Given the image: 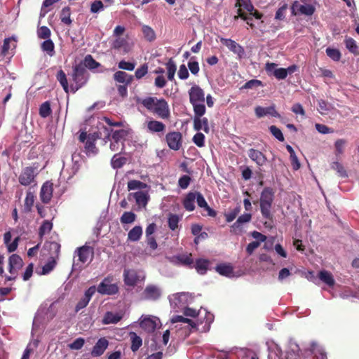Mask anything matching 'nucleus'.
Returning <instances> with one entry per match:
<instances>
[{
	"mask_svg": "<svg viewBox=\"0 0 359 359\" xmlns=\"http://www.w3.org/2000/svg\"><path fill=\"white\" fill-rule=\"evenodd\" d=\"M138 102L158 118L165 120L170 117L169 105L164 98L150 96L138 100Z\"/></svg>",
	"mask_w": 359,
	"mask_h": 359,
	"instance_id": "obj_1",
	"label": "nucleus"
},
{
	"mask_svg": "<svg viewBox=\"0 0 359 359\" xmlns=\"http://www.w3.org/2000/svg\"><path fill=\"white\" fill-rule=\"evenodd\" d=\"M275 191L271 187H265L260 194V211L264 219L273 222V215L271 212Z\"/></svg>",
	"mask_w": 359,
	"mask_h": 359,
	"instance_id": "obj_2",
	"label": "nucleus"
},
{
	"mask_svg": "<svg viewBox=\"0 0 359 359\" xmlns=\"http://www.w3.org/2000/svg\"><path fill=\"white\" fill-rule=\"evenodd\" d=\"M72 76V79L75 83V86H71V90L73 93H75L79 88L83 87L89 79V74L82 63H80L74 67Z\"/></svg>",
	"mask_w": 359,
	"mask_h": 359,
	"instance_id": "obj_3",
	"label": "nucleus"
},
{
	"mask_svg": "<svg viewBox=\"0 0 359 359\" xmlns=\"http://www.w3.org/2000/svg\"><path fill=\"white\" fill-rule=\"evenodd\" d=\"M205 111V107L196 106L195 107V111H194V129L196 131L203 130L205 133H208L210 131L208 119L206 117L202 118Z\"/></svg>",
	"mask_w": 359,
	"mask_h": 359,
	"instance_id": "obj_4",
	"label": "nucleus"
},
{
	"mask_svg": "<svg viewBox=\"0 0 359 359\" xmlns=\"http://www.w3.org/2000/svg\"><path fill=\"white\" fill-rule=\"evenodd\" d=\"M236 6L238 7L237 10L238 15H236L234 19L237 20L238 18H241L245 20L251 28H254L255 25L251 22L252 18L248 16L242 9L243 8L247 11H252L253 10V5L250 0H237Z\"/></svg>",
	"mask_w": 359,
	"mask_h": 359,
	"instance_id": "obj_5",
	"label": "nucleus"
},
{
	"mask_svg": "<svg viewBox=\"0 0 359 359\" xmlns=\"http://www.w3.org/2000/svg\"><path fill=\"white\" fill-rule=\"evenodd\" d=\"M189 101L193 106V109L195 111L196 106L205 107L204 104L205 102V93L203 90L197 85L192 86L189 90Z\"/></svg>",
	"mask_w": 359,
	"mask_h": 359,
	"instance_id": "obj_6",
	"label": "nucleus"
},
{
	"mask_svg": "<svg viewBox=\"0 0 359 359\" xmlns=\"http://www.w3.org/2000/svg\"><path fill=\"white\" fill-rule=\"evenodd\" d=\"M161 289L156 285L149 284L142 292V299L149 301H156L161 297Z\"/></svg>",
	"mask_w": 359,
	"mask_h": 359,
	"instance_id": "obj_7",
	"label": "nucleus"
},
{
	"mask_svg": "<svg viewBox=\"0 0 359 359\" xmlns=\"http://www.w3.org/2000/svg\"><path fill=\"white\" fill-rule=\"evenodd\" d=\"M110 277L105 278L97 286V291L101 294L112 295L118 292V287L116 284H112Z\"/></svg>",
	"mask_w": 359,
	"mask_h": 359,
	"instance_id": "obj_8",
	"label": "nucleus"
},
{
	"mask_svg": "<svg viewBox=\"0 0 359 359\" xmlns=\"http://www.w3.org/2000/svg\"><path fill=\"white\" fill-rule=\"evenodd\" d=\"M165 140L170 149L177 151L182 147V135L180 132L173 131L168 133L165 135Z\"/></svg>",
	"mask_w": 359,
	"mask_h": 359,
	"instance_id": "obj_9",
	"label": "nucleus"
},
{
	"mask_svg": "<svg viewBox=\"0 0 359 359\" xmlns=\"http://www.w3.org/2000/svg\"><path fill=\"white\" fill-rule=\"evenodd\" d=\"M77 255L79 257L78 261L82 264L87 262H91L94 257V250L92 247L88 245H83L76 249Z\"/></svg>",
	"mask_w": 359,
	"mask_h": 359,
	"instance_id": "obj_10",
	"label": "nucleus"
},
{
	"mask_svg": "<svg viewBox=\"0 0 359 359\" xmlns=\"http://www.w3.org/2000/svg\"><path fill=\"white\" fill-rule=\"evenodd\" d=\"M36 177L34 168L32 167L25 168L18 177L19 182L23 186L30 185Z\"/></svg>",
	"mask_w": 359,
	"mask_h": 359,
	"instance_id": "obj_11",
	"label": "nucleus"
},
{
	"mask_svg": "<svg viewBox=\"0 0 359 359\" xmlns=\"http://www.w3.org/2000/svg\"><path fill=\"white\" fill-rule=\"evenodd\" d=\"M220 41L231 51L236 54L240 58L242 57L245 54V50L243 47L241 46L239 43H236L235 41L231 39L221 38Z\"/></svg>",
	"mask_w": 359,
	"mask_h": 359,
	"instance_id": "obj_12",
	"label": "nucleus"
},
{
	"mask_svg": "<svg viewBox=\"0 0 359 359\" xmlns=\"http://www.w3.org/2000/svg\"><path fill=\"white\" fill-rule=\"evenodd\" d=\"M252 219L250 213H245L238 217L237 220L231 225V232L233 234H241L243 231L242 225L245 223L249 222Z\"/></svg>",
	"mask_w": 359,
	"mask_h": 359,
	"instance_id": "obj_13",
	"label": "nucleus"
},
{
	"mask_svg": "<svg viewBox=\"0 0 359 359\" xmlns=\"http://www.w3.org/2000/svg\"><path fill=\"white\" fill-rule=\"evenodd\" d=\"M22 259L17 254H13L9 257L8 271L11 274L18 273L23 266Z\"/></svg>",
	"mask_w": 359,
	"mask_h": 359,
	"instance_id": "obj_14",
	"label": "nucleus"
},
{
	"mask_svg": "<svg viewBox=\"0 0 359 359\" xmlns=\"http://www.w3.org/2000/svg\"><path fill=\"white\" fill-rule=\"evenodd\" d=\"M109 346V341L105 337L98 339L93 346L91 355L93 357H99L102 355Z\"/></svg>",
	"mask_w": 359,
	"mask_h": 359,
	"instance_id": "obj_15",
	"label": "nucleus"
},
{
	"mask_svg": "<svg viewBox=\"0 0 359 359\" xmlns=\"http://www.w3.org/2000/svg\"><path fill=\"white\" fill-rule=\"evenodd\" d=\"M255 115L257 118H262L266 115H270L273 117L280 118V115L276 111L274 106H270L268 107H262L257 106L255 109Z\"/></svg>",
	"mask_w": 359,
	"mask_h": 359,
	"instance_id": "obj_16",
	"label": "nucleus"
},
{
	"mask_svg": "<svg viewBox=\"0 0 359 359\" xmlns=\"http://www.w3.org/2000/svg\"><path fill=\"white\" fill-rule=\"evenodd\" d=\"M53 184L46 182L41 187L40 191V198L43 203H48L53 196Z\"/></svg>",
	"mask_w": 359,
	"mask_h": 359,
	"instance_id": "obj_17",
	"label": "nucleus"
},
{
	"mask_svg": "<svg viewBox=\"0 0 359 359\" xmlns=\"http://www.w3.org/2000/svg\"><path fill=\"white\" fill-rule=\"evenodd\" d=\"M248 154L249 158L259 166L264 165L267 161L266 156L262 151L255 149H250Z\"/></svg>",
	"mask_w": 359,
	"mask_h": 359,
	"instance_id": "obj_18",
	"label": "nucleus"
},
{
	"mask_svg": "<svg viewBox=\"0 0 359 359\" xmlns=\"http://www.w3.org/2000/svg\"><path fill=\"white\" fill-rule=\"evenodd\" d=\"M173 259L177 264H181L190 269L194 268V262L191 253L178 255L175 256Z\"/></svg>",
	"mask_w": 359,
	"mask_h": 359,
	"instance_id": "obj_19",
	"label": "nucleus"
},
{
	"mask_svg": "<svg viewBox=\"0 0 359 359\" xmlns=\"http://www.w3.org/2000/svg\"><path fill=\"white\" fill-rule=\"evenodd\" d=\"M113 79L117 83L130 85L133 81V76L123 71H117L113 75Z\"/></svg>",
	"mask_w": 359,
	"mask_h": 359,
	"instance_id": "obj_20",
	"label": "nucleus"
},
{
	"mask_svg": "<svg viewBox=\"0 0 359 359\" xmlns=\"http://www.w3.org/2000/svg\"><path fill=\"white\" fill-rule=\"evenodd\" d=\"M123 279L126 285L135 286L138 280L137 272L135 270L125 269Z\"/></svg>",
	"mask_w": 359,
	"mask_h": 359,
	"instance_id": "obj_21",
	"label": "nucleus"
},
{
	"mask_svg": "<svg viewBox=\"0 0 359 359\" xmlns=\"http://www.w3.org/2000/svg\"><path fill=\"white\" fill-rule=\"evenodd\" d=\"M132 196L135 198L136 203L138 205L146 206L149 201V195L147 192L142 191H138L134 193H130L128 198Z\"/></svg>",
	"mask_w": 359,
	"mask_h": 359,
	"instance_id": "obj_22",
	"label": "nucleus"
},
{
	"mask_svg": "<svg viewBox=\"0 0 359 359\" xmlns=\"http://www.w3.org/2000/svg\"><path fill=\"white\" fill-rule=\"evenodd\" d=\"M165 125L156 120H151L147 123V128L149 133H163L165 130Z\"/></svg>",
	"mask_w": 359,
	"mask_h": 359,
	"instance_id": "obj_23",
	"label": "nucleus"
},
{
	"mask_svg": "<svg viewBox=\"0 0 359 359\" xmlns=\"http://www.w3.org/2000/svg\"><path fill=\"white\" fill-rule=\"evenodd\" d=\"M122 318L123 316L119 313H114L113 312L107 311L105 313L102 322L104 325L116 324L119 322Z\"/></svg>",
	"mask_w": 359,
	"mask_h": 359,
	"instance_id": "obj_24",
	"label": "nucleus"
},
{
	"mask_svg": "<svg viewBox=\"0 0 359 359\" xmlns=\"http://www.w3.org/2000/svg\"><path fill=\"white\" fill-rule=\"evenodd\" d=\"M35 198L36 196L34 195V191H32L31 189H29L27 192L26 197L25 199L23 208L24 212L28 213L32 211V207L34 203Z\"/></svg>",
	"mask_w": 359,
	"mask_h": 359,
	"instance_id": "obj_25",
	"label": "nucleus"
},
{
	"mask_svg": "<svg viewBox=\"0 0 359 359\" xmlns=\"http://www.w3.org/2000/svg\"><path fill=\"white\" fill-rule=\"evenodd\" d=\"M216 271L222 276L231 277L233 276V269L229 264H220L216 266Z\"/></svg>",
	"mask_w": 359,
	"mask_h": 359,
	"instance_id": "obj_26",
	"label": "nucleus"
},
{
	"mask_svg": "<svg viewBox=\"0 0 359 359\" xmlns=\"http://www.w3.org/2000/svg\"><path fill=\"white\" fill-rule=\"evenodd\" d=\"M195 192H189L187 194L185 198L183 201L184 208L188 211H193L195 209L194 202L196 197Z\"/></svg>",
	"mask_w": 359,
	"mask_h": 359,
	"instance_id": "obj_27",
	"label": "nucleus"
},
{
	"mask_svg": "<svg viewBox=\"0 0 359 359\" xmlns=\"http://www.w3.org/2000/svg\"><path fill=\"white\" fill-rule=\"evenodd\" d=\"M344 43L348 51L355 55H359L358 46L356 41L351 37L345 36Z\"/></svg>",
	"mask_w": 359,
	"mask_h": 359,
	"instance_id": "obj_28",
	"label": "nucleus"
},
{
	"mask_svg": "<svg viewBox=\"0 0 359 359\" xmlns=\"http://www.w3.org/2000/svg\"><path fill=\"white\" fill-rule=\"evenodd\" d=\"M318 278L330 287L334 286L335 283L332 274L327 271H320L318 273Z\"/></svg>",
	"mask_w": 359,
	"mask_h": 359,
	"instance_id": "obj_29",
	"label": "nucleus"
},
{
	"mask_svg": "<svg viewBox=\"0 0 359 359\" xmlns=\"http://www.w3.org/2000/svg\"><path fill=\"white\" fill-rule=\"evenodd\" d=\"M142 235V228L140 226H135L130 229L128 233V240L136 242L138 241Z\"/></svg>",
	"mask_w": 359,
	"mask_h": 359,
	"instance_id": "obj_30",
	"label": "nucleus"
},
{
	"mask_svg": "<svg viewBox=\"0 0 359 359\" xmlns=\"http://www.w3.org/2000/svg\"><path fill=\"white\" fill-rule=\"evenodd\" d=\"M130 337L131 340V351L136 352L142 345V339L134 332H130Z\"/></svg>",
	"mask_w": 359,
	"mask_h": 359,
	"instance_id": "obj_31",
	"label": "nucleus"
},
{
	"mask_svg": "<svg viewBox=\"0 0 359 359\" xmlns=\"http://www.w3.org/2000/svg\"><path fill=\"white\" fill-rule=\"evenodd\" d=\"M140 327L148 332H152L156 330V321L150 318H145L140 322Z\"/></svg>",
	"mask_w": 359,
	"mask_h": 359,
	"instance_id": "obj_32",
	"label": "nucleus"
},
{
	"mask_svg": "<svg viewBox=\"0 0 359 359\" xmlns=\"http://www.w3.org/2000/svg\"><path fill=\"white\" fill-rule=\"evenodd\" d=\"M209 261L205 259H198L194 264V268L196 269L197 272L200 274H205L208 270Z\"/></svg>",
	"mask_w": 359,
	"mask_h": 359,
	"instance_id": "obj_33",
	"label": "nucleus"
},
{
	"mask_svg": "<svg viewBox=\"0 0 359 359\" xmlns=\"http://www.w3.org/2000/svg\"><path fill=\"white\" fill-rule=\"evenodd\" d=\"M128 135V132L124 129H120L115 130L111 135V139L113 141L121 142V150L123 148V141L125 140L126 137Z\"/></svg>",
	"mask_w": 359,
	"mask_h": 359,
	"instance_id": "obj_34",
	"label": "nucleus"
},
{
	"mask_svg": "<svg viewBox=\"0 0 359 359\" xmlns=\"http://www.w3.org/2000/svg\"><path fill=\"white\" fill-rule=\"evenodd\" d=\"M45 246L48 248L51 254V257L57 258L60 252L61 245L55 241L48 242L45 243Z\"/></svg>",
	"mask_w": 359,
	"mask_h": 359,
	"instance_id": "obj_35",
	"label": "nucleus"
},
{
	"mask_svg": "<svg viewBox=\"0 0 359 359\" xmlns=\"http://www.w3.org/2000/svg\"><path fill=\"white\" fill-rule=\"evenodd\" d=\"M180 217L173 213H169L168 215V226L172 231H175L178 228Z\"/></svg>",
	"mask_w": 359,
	"mask_h": 359,
	"instance_id": "obj_36",
	"label": "nucleus"
},
{
	"mask_svg": "<svg viewBox=\"0 0 359 359\" xmlns=\"http://www.w3.org/2000/svg\"><path fill=\"white\" fill-rule=\"evenodd\" d=\"M83 65L86 69L88 68L89 69H94L101 67L100 63L97 62L91 55H87L85 57Z\"/></svg>",
	"mask_w": 359,
	"mask_h": 359,
	"instance_id": "obj_37",
	"label": "nucleus"
},
{
	"mask_svg": "<svg viewBox=\"0 0 359 359\" xmlns=\"http://www.w3.org/2000/svg\"><path fill=\"white\" fill-rule=\"evenodd\" d=\"M41 49L43 51L46 52L50 56H53L55 54V45L50 39H46L41 43Z\"/></svg>",
	"mask_w": 359,
	"mask_h": 359,
	"instance_id": "obj_38",
	"label": "nucleus"
},
{
	"mask_svg": "<svg viewBox=\"0 0 359 359\" xmlns=\"http://www.w3.org/2000/svg\"><path fill=\"white\" fill-rule=\"evenodd\" d=\"M56 78L63 88V90L67 93L69 92V86L65 72L62 69H60L57 72Z\"/></svg>",
	"mask_w": 359,
	"mask_h": 359,
	"instance_id": "obj_39",
	"label": "nucleus"
},
{
	"mask_svg": "<svg viewBox=\"0 0 359 359\" xmlns=\"http://www.w3.org/2000/svg\"><path fill=\"white\" fill-rule=\"evenodd\" d=\"M142 31L147 41L151 42L156 39V33L151 27L144 25L142 28Z\"/></svg>",
	"mask_w": 359,
	"mask_h": 359,
	"instance_id": "obj_40",
	"label": "nucleus"
},
{
	"mask_svg": "<svg viewBox=\"0 0 359 359\" xmlns=\"http://www.w3.org/2000/svg\"><path fill=\"white\" fill-rule=\"evenodd\" d=\"M70 16H71L70 8L68 6L63 8L62 9L61 13H60L61 22L67 25H70L72 22V20H71Z\"/></svg>",
	"mask_w": 359,
	"mask_h": 359,
	"instance_id": "obj_41",
	"label": "nucleus"
},
{
	"mask_svg": "<svg viewBox=\"0 0 359 359\" xmlns=\"http://www.w3.org/2000/svg\"><path fill=\"white\" fill-rule=\"evenodd\" d=\"M52 114L50 104L48 101H46L40 105L39 115L42 118H47Z\"/></svg>",
	"mask_w": 359,
	"mask_h": 359,
	"instance_id": "obj_42",
	"label": "nucleus"
},
{
	"mask_svg": "<svg viewBox=\"0 0 359 359\" xmlns=\"http://www.w3.org/2000/svg\"><path fill=\"white\" fill-rule=\"evenodd\" d=\"M136 217V215L131 211L124 212L120 218V221L123 224H132L135 221Z\"/></svg>",
	"mask_w": 359,
	"mask_h": 359,
	"instance_id": "obj_43",
	"label": "nucleus"
},
{
	"mask_svg": "<svg viewBox=\"0 0 359 359\" xmlns=\"http://www.w3.org/2000/svg\"><path fill=\"white\" fill-rule=\"evenodd\" d=\"M53 229V223L48 220H44L39 227V235L42 238L45 234L48 233Z\"/></svg>",
	"mask_w": 359,
	"mask_h": 359,
	"instance_id": "obj_44",
	"label": "nucleus"
},
{
	"mask_svg": "<svg viewBox=\"0 0 359 359\" xmlns=\"http://www.w3.org/2000/svg\"><path fill=\"white\" fill-rule=\"evenodd\" d=\"M165 65L168 72V79L170 81H172L174 79L175 74L176 72V65L173 60L170 58L165 64Z\"/></svg>",
	"mask_w": 359,
	"mask_h": 359,
	"instance_id": "obj_45",
	"label": "nucleus"
},
{
	"mask_svg": "<svg viewBox=\"0 0 359 359\" xmlns=\"http://www.w3.org/2000/svg\"><path fill=\"white\" fill-rule=\"evenodd\" d=\"M316 11L315 7L311 4L301 5L299 6V13L305 15L311 16Z\"/></svg>",
	"mask_w": 359,
	"mask_h": 359,
	"instance_id": "obj_46",
	"label": "nucleus"
},
{
	"mask_svg": "<svg viewBox=\"0 0 359 359\" xmlns=\"http://www.w3.org/2000/svg\"><path fill=\"white\" fill-rule=\"evenodd\" d=\"M56 266V260L54 257H51L48 262L43 266L41 274L49 273Z\"/></svg>",
	"mask_w": 359,
	"mask_h": 359,
	"instance_id": "obj_47",
	"label": "nucleus"
},
{
	"mask_svg": "<svg viewBox=\"0 0 359 359\" xmlns=\"http://www.w3.org/2000/svg\"><path fill=\"white\" fill-rule=\"evenodd\" d=\"M126 162V158L124 157H120L118 154H115L111 160V164L114 168H121Z\"/></svg>",
	"mask_w": 359,
	"mask_h": 359,
	"instance_id": "obj_48",
	"label": "nucleus"
},
{
	"mask_svg": "<svg viewBox=\"0 0 359 359\" xmlns=\"http://www.w3.org/2000/svg\"><path fill=\"white\" fill-rule=\"evenodd\" d=\"M147 187V184L139 180H130L128 182V190L142 189Z\"/></svg>",
	"mask_w": 359,
	"mask_h": 359,
	"instance_id": "obj_49",
	"label": "nucleus"
},
{
	"mask_svg": "<svg viewBox=\"0 0 359 359\" xmlns=\"http://www.w3.org/2000/svg\"><path fill=\"white\" fill-rule=\"evenodd\" d=\"M326 54L334 61H339L341 57L340 51L336 48H327L326 49Z\"/></svg>",
	"mask_w": 359,
	"mask_h": 359,
	"instance_id": "obj_50",
	"label": "nucleus"
},
{
	"mask_svg": "<svg viewBox=\"0 0 359 359\" xmlns=\"http://www.w3.org/2000/svg\"><path fill=\"white\" fill-rule=\"evenodd\" d=\"M171 321L173 323L178 322L188 323L192 328H195L196 327V324L192 320L184 318L182 316H173Z\"/></svg>",
	"mask_w": 359,
	"mask_h": 359,
	"instance_id": "obj_51",
	"label": "nucleus"
},
{
	"mask_svg": "<svg viewBox=\"0 0 359 359\" xmlns=\"http://www.w3.org/2000/svg\"><path fill=\"white\" fill-rule=\"evenodd\" d=\"M260 86H263V83L260 80L252 79L247 81L241 88V89H252Z\"/></svg>",
	"mask_w": 359,
	"mask_h": 359,
	"instance_id": "obj_52",
	"label": "nucleus"
},
{
	"mask_svg": "<svg viewBox=\"0 0 359 359\" xmlns=\"http://www.w3.org/2000/svg\"><path fill=\"white\" fill-rule=\"evenodd\" d=\"M51 34L50 29L46 26L41 27L37 31L38 37L42 39H49Z\"/></svg>",
	"mask_w": 359,
	"mask_h": 359,
	"instance_id": "obj_53",
	"label": "nucleus"
},
{
	"mask_svg": "<svg viewBox=\"0 0 359 359\" xmlns=\"http://www.w3.org/2000/svg\"><path fill=\"white\" fill-rule=\"evenodd\" d=\"M271 133L280 142H283L285 140L284 136L281 130L277 128L276 126H271L269 128Z\"/></svg>",
	"mask_w": 359,
	"mask_h": 359,
	"instance_id": "obj_54",
	"label": "nucleus"
},
{
	"mask_svg": "<svg viewBox=\"0 0 359 359\" xmlns=\"http://www.w3.org/2000/svg\"><path fill=\"white\" fill-rule=\"evenodd\" d=\"M148 72V65L147 63L143 64L139 68H137L135 72L136 79H140L144 77Z\"/></svg>",
	"mask_w": 359,
	"mask_h": 359,
	"instance_id": "obj_55",
	"label": "nucleus"
},
{
	"mask_svg": "<svg viewBox=\"0 0 359 359\" xmlns=\"http://www.w3.org/2000/svg\"><path fill=\"white\" fill-rule=\"evenodd\" d=\"M104 4L102 1L96 0L93 1L90 5V12L93 13H97L104 10Z\"/></svg>",
	"mask_w": 359,
	"mask_h": 359,
	"instance_id": "obj_56",
	"label": "nucleus"
},
{
	"mask_svg": "<svg viewBox=\"0 0 359 359\" xmlns=\"http://www.w3.org/2000/svg\"><path fill=\"white\" fill-rule=\"evenodd\" d=\"M193 142L198 147H202L205 144V135L201 133H197L193 137Z\"/></svg>",
	"mask_w": 359,
	"mask_h": 359,
	"instance_id": "obj_57",
	"label": "nucleus"
},
{
	"mask_svg": "<svg viewBox=\"0 0 359 359\" xmlns=\"http://www.w3.org/2000/svg\"><path fill=\"white\" fill-rule=\"evenodd\" d=\"M287 9V4H284L280 6L276 11L275 15V19L278 20H283L285 18V12Z\"/></svg>",
	"mask_w": 359,
	"mask_h": 359,
	"instance_id": "obj_58",
	"label": "nucleus"
},
{
	"mask_svg": "<svg viewBox=\"0 0 359 359\" xmlns=\"http://www.w3.org/2000/svg\"><path fill=\"white\" fill-rule=\"evenodd\" d=\"M135 67V64L134 62H126L125 60H121L118 63V67L119 69L127 70V71L134 70Z\"/></svg>",
	"mask_w": 359,
	"mask_h": 359,
	"instance_id": "obj_59",
	"label": "nucleus"
},
{
	"mask_svg": "<svg viewBox=\"0 0 359 359\" xmlns=\"http://www.w3.org/2000/svg\"><path fill=\"white\" fill-rule=\"evenodd\" d=\"M194 58V57H192L191 58L190 61L188 62V67L192 74L196 75V74H198V73L200 70V68H199L198 62L196 61H193Z\"/></svg>",
	"mask_w": 359,
	"mask_h": 359,
	"instance_id": "obj_60",
	"label": "nucleus"
},
{
	"mask_svg": "<svg viewBox=\"0 0 359 359\" xmlns=\"http://www.w3.org/2000/svg\"><path fill=\"white\" fill-rule=\"evenodd\" d=\"M191 180V179L189 175H185L182 176L178 181L179 187L182 189H187L190 184Z\"/></svg>",
	"mask_w": 359,
	"mask_h": 359,
	"instance_id": "obj_61",
	"label": "nucleus"
},
{
	"mask_svg": "<svg viewBox=\"0 0 359 359\" xmlns=\"http://www.w3.org/2000/svg\"><path fill=\"white\" fill-rule=\"evenodd\" d=\"M85 340L83 338H77L69 344V348L74 350H79L83 346Z\"/></svg>",
	"mask_w": 359,
	"mask_h": 359,
	"instance_id": "obj_62",
	"label": "nucleus"
},
{
	"mask_svg": "<svg viewBox=\"0 0 359 359\" xmlns=\"http://www.w3.org/2000/svg\"><path fill=\"white\" fill-rule=\"evenodd\" d=\"M273 76L278 79H285L287 77L285 68H278L274 69Z\"/></svg>",
	"mask_w": 359,
	"mask_h": 359,
	"instance_id": "obj_63",
	"label": "nucleus"
},
{
	"mask_svg": "<svg viewBox=\"0 0 359 359\" xmlns=\"http://www.w3.org/2000/svg\"><path fill=\"white\" fill-rule=\"evenodd\" d=\"M90 300L86 297H83L75 306V311L79 312L81 309L85 308L89 303Z\"/></svg>",
	"mask_w": 359,
	"mask_h": 359,
	"instance_id": "obj_64",
	"label": "nucleus"
}]
</instances>
